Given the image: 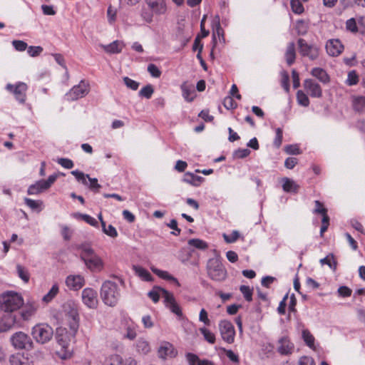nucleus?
I'll list each match as a JSON object with an SVG mask.
<instances>
[{
	"mask_svg": "<svg viewBox=\"0 0 365 365\" xmlns=\"http://www.w3.org/2000/svg\"><path fill=\"white\" fill-rule=\"evenodd\" d=\"M38 307V303L35 301L24 302V305L16 314H7L2 318L1 322L2 331H7L14 326L20 327L23 322L30 320L36 314Z\"/></svg>",
	"mask_w": 365,
	"mask_h": 365,
	"instance_id": "f257e3e1",
	"label": "nucleus"
},
{
	"mask_svg": "<svg viewBox=\"0 0 365 365\" xmlns=\"http://www.w3.org/2000/svg\"><path fill=\"white\" fill-rule=\"evenodd\" d=\"M145 6L140 11V16L147 24H151L155 16H164L168 11L166 0H145Z\"/></svg>",
	"mask_w": 365,
	"mask_h": 365,
	"instance_id": "f03ea898",
	"label": "nucleus"
},
{
	"mask_svg": "<svg viewBox=\"0 0 365 365\" xmlns=\"http://www.w3.org/2000/svg\"><path fill=\"white\" fill-rule=\"evenodd\" d=\"M23 305L24 298L17 292L9 291L0 296V308L8 314H16Z\"/></svg>",
	"mask_w": 365,
	"mask_h": 365,
	"instance_id": "7ed1b4c3",
	"label": "nucleus"
},
{
	"mask_svg": "<svg viewBox=\"0 0 365 365\" xmlns=\"http://www.w3.org/2000/svg\"><path fill=\"white\" fill-rule=\"evenodd\" d=\"M81 249V258L87 268L91 272H100L103 267L101 258L94 252L89 245H82Z\"/></svg>",
	"mask_w": 365,
	"mask_h": 365,
	"instance_id": "20e7f679",
	"label": "nucleus"
},
{
	"mask_svg": "<svg viewBox=\"0 0 365 365\" xmlns=\"http://www.w3.org/2000/svg\"><path fill=\"white\" fill-rule=\"evenodd\" d=\"M101 297L106 304L110 307L115 306L120 298L117 284L111 281L105 282L101 287Z\"/></svg>",
	"mask_w": 365,
	"mask_h": 365,
	"instance_id": "39448f33",
	"label": "nucleus"
},
{
	"mask_svg": "<svg viewBox=\"0 0 365 365\" xmlns=\"http://www.w3.org/2000/svg\"><path fill=\"white\" fill-rule=\"evenodd\" d=\"M207 273L213 281L223 282L227 276V269L217 258H211L207 262Z\"/></svg>",
	"mask_w": 365,
	"mask_h": 365,
	"instance_id": "423d86ee",
	"label": "nucleus"
},
{
	"mask_svg": "<svg viewBox=\"0 0 365 365\" xmlns=\"http://www.w3.org/2000/svg\"><path fill=\"white\" fill-rule=\"evenodd\" d=\"M56 339L60 346V349L56 351L57 355L62 359L70 358L72 352L70 349V339L67 331L65 329H58Z\"/></svg>",
	"mask_w": 365,
	"mask_h": 365,
	"instance_id": "0eeeda50",
	"label": "nucleus"
},
{
	"mask_svg": "<svg viewBox=\"0 0 365 365\" xmlns=\"http://www.w3.org/2000/svg\"><path fill=\"white\" fill-rule=\"evenodd\" d=\"M31 334L36 342L46 344L53 337V328L48 324H38L32 328Z\"/></svg>",
	"mask_w": 365,
	"mask_h": 365,
	"instance_id": "6e6552de",
	"label": "nucleus"
},
{
	"mask_svg": "<svg viewBox=\"0 0 365 365\" xmlns=\"http://www.w3.org/2000/svg\"><path fill=\"white\" fill-rule=\"evenodd\" d=\"M90 91V84L85 80H81L78 85L73 88L66 94L68 101H73L86 96Z\"/></svg>",
	"mask_w": 365,
	"mask_h": 365,
	"instance_id": "1a4fd4ad",
	"label": "nucleus"
},
{
	"mask_svg": "<svg viewBox=\"0 0 365 365\" xmlns=\"http://www.w3.org/2000/svg\"><path fill=\"white\" fill-rule=\"evenodd\" d=\"M11 342L16 349H31L34 343L31 337L22 331H18L14 334L11 337Z\"/></svg>",
	"mask_w": 365,
	"mask_h": 365,
	"instance_id": "9d476101",
	"label": "nucleus"
},
{
	"mask_svg": "<svg viewBox=\"0 0 365 365\" xmlns=\"http://www.w3.org/2000/svg\"><path fill=\"white\" fill-rule=\"evenodd\" d=\"M6 90L12 93L15 99L21 104H24L26 101V92L28 86L24 82H17L15 84L8 83Z\"/></svg>",
	"mask_w": 365,
	"mask_h": 365,
	"instance_id": "9b49d317",
	"label": "nucleus"
},
{
	"mask_svg": "<svg viewBox=\"0 0 365 365\" xmlns=\"http://www.w3.org/2000/svg\"><path fill=\"white\" fill-rule=\"evenodd\" d=\"M297 43L299 52L302 56L307 57L312 61L319 58L320 48L317 46L308 44L303 38H299Z\"/></svg>",
	"mask_w": 365,
	"mask_h": 365,
	"instance_id": "f8f14e48",
	"label": "nucleus"
},
{
	"mask_svg": "<svg viewBox=\"0 0 365 365\" xmlns=\"http://www.w3.org/2000/svg\"><path fill=\"white\" fill-rule=\"evenodd\" d=\"M162 292V297L164 299V303L167 308H168L171 312L176 314L179 318L183 317L182 309L179 304L176 302L173 293L168 292L165 289H160Z\"/></svg>",
	"mask_w": 365,
	"mask_h": 365,
	"instance_id": "ddd939ff",
	"label": "nucleus"
},
{
	"mask_svg": "<svg viewBox=\"0 0 365 365\" xmlns=\"http://www.w3.org/2000/svg\"><path fill=\"white\" fill-rule=\"evenodd\" d=\"M219 329L222 339L228 344L235 341V330L233 324L227 320H222L219 324Z\"/></svg>",
	"mask_w": 365,
	"mask_h": 365,
	"instance_id": "4468645a",
	"label": "nucleus"
},
{
	"mask_svg": "<svg viewBox=\"0 0 365 365\" xmlns=\"http://www.w3.org/2000/svg\"><path fill=\"white\" fill-rule=\"evenodd\" d=\"M98 294L96 291L91 288H86L82 291V300L88 308L94 309L98 305Z\"/></svg>",
	"mask_w": 365,
	"mask_h": 365,
	"instance_id": "2eb2a0df",
	"label": "nucleus"
},
{
	"mask_svg": "<svg viewBox=\"0 0 365 365\" xmlns=\"http://www.w3.org/2000/svg\"><path fill=\"white\" fill-rule=\"evenodd\" d=\"M303 86L304 90L311 97L321 98L322 96V89L320 85L313 79L304 80Z\"/></svg>",
	"mask_w": 365,
	"mask_h": 365,
	"instance_id": "dca6fc26",
	"label": "nucleus"
},
{
	"mask_svg": "<svg viewBox=\"0 0 365 365\" xmlns=\"http://www.w3.org/2000/svg\"><path fill=\"white\" fill-rule=\"evenodd\" d=\"M294 349V345L287 336H283L279 339L277 351L281 355H290L293 353Z\"/></svg>",
	"mask_w": 365,
	"mask_h": 365,
	"instance_id": "f3484780",
	"label": "nucleus"
},
{
	"mask_svg": "<svg viewBox=\"0 0 365 365\" xmlns=\"http://www.w3.org/2000/svg\"><path fill=\"white\" fill-rule=\"evenodd\" d=\"M327 53L331 56H338L344 50V46L339 39H330L326 43Z\"/></svg>",
	"mask_w": 365,
	"mask_h": 365,
	"instance_id": "a211bd4d",
	"label": "nucleus"
},
{
	"mask_svg": "<svg viewBox=\"0 0 365 365\" xmlns=\"http://www.w3.org/2000/svg\"><path fill=\"white\" fill-rule=\"evenodd\" d=\"M66 286L72 290H79L85 284L84 277L80 274L68 275L66 279Z\"/></svg>",
	"mask_w": 365,
	"mask_h": 365,
	"instance_id": "6ab92c4d",
	"label": "nucleus"
},
{
	"mask_svg": "<svg viewBox=\"0 0 365 365\" xmlns=\"http://www.w3.org/2000/svg\"><path fill=\"white\" fill-rule=\"evenodd\" d=\"M176 354L177 351H175L173 345L168 341H164L162 343L158 349V355L162 359H165L167 357H174L175 356Z\"/></svg>",
	"mask_w": 365,
	"mask_h": 365,
	"instance_id": "aec40b11",
	"label": "nucleus"
},
{
	"mask_svg": "<svg viewBox=\"0 0 365 365\" xmlns=\"http://www.w3.org/2000/svg\"><path fill=\"white\" fill-rule=\"evenodd\" d=\"M103 51L109 54L120 53L123 47L124 43L118 40L114 41L108 45H101Z\"/></svg>",
	"mask_w": 365,
	"mask_h": 365,
	"instance_id": "412c9836",
	"label": "nucleus"
},
{
	"mask_svg": "<svg viewBox=\"0 0 365 365\" xmlns=\"http://www.w3.org/2000/svg\"><path fill=\"white\" fill-rule=\"evenodd\" d=\"M9 363L11 365H30L32 362L24 354L16 353L9 357Z\"/></svg>",
	"mask_w": 365,
	"mask_h": 365,
	"instance_id": "4be33fe9",
	"label": "nucleus"
},
{
	"mask_svg": "<svg viewBox=\"0 0 365 365\" xmlns=\"http://www.w3.org/2000/svg\"><path fill=\"white\" fill-rule=\"evenodd\" d=\"M180 88L184 99L187 102H192L195 96L193 86L185 81L182 83Z\"/></svg>",
	"mask_w": 365,
	"mask_h": 365,
	"instance_id": "5701e85b",
	"label": "nucleus"
},
{
	"mask_svg": "<svg viewBox=\"0 0 365 365\" xmlns=\"http://www.w3.org/2000/svg\"><path fill=\"white\" fill-rule=\"evenodd\" d=\"M136 328L137 325L131 319H125V329L126 334H125L124 337L130 340H133L135 339L137 336Z\"/></svg>",
	"mask_w": 365,
	"mask_h": 365,
	"instance_id": "b1692460",
	"label": "nucleus"
},
{
	"mask_svg": "<svg viewBox=\"0 0 365 365\" xmlns=\"http://www.w3.org/2000/svg\"><path fill=\"white\" fill-rule=\"evenodd\" d=\"M311 74L324 84L330 81L329 76L327 71L322 68H314L311 71Z\"/></svg>",
	"mask_w": 365,
	"mask_h": 365,
	"instance_id": "393cba45",
	"label": "nucleus"
},
{
	"mask_svg": "<svg viewBox=\"0 0 365 365\" xmlns=\"http://www.w3.org/2000/svg\"><path fill=\"white\" fill-rule=\"evenodd\" d=\"M152 271L154 274H155L157 276H158L161 279L173 282L178 287L180 286V284L179 283L178 280L175 277H174L173 276L170 274L168 272L160 270L157 268H152Z\"/></svg>",
	"mask_w": 365,
	"mask_h": 365,
	"instance_id": "a878e982",
	"label": "nucleus"
},
{
	"mask_svg": "<svg viewBox=\"0 0 365 365\" xmlns=\"http://www.w3.org/2000/svg\"><path fill=\"white\" fill-rule=\"evenodd\" d=\"M353 109L358 113L365 112V96H354L352 100Z\"/></svg>",
	"mask_w": 365,
	"mask_h": 365,
	"instance_id": "bb28decb",
	"label": "nucleus"
},
{
	"mask_svg": "<svg viewBox=\"0 0 365 365\" xmlns=\"http://www.w3.org/2000/svg\"><path fill=\"white\" fill-rule=\"evenodd\" d=\"M282 188L284 192L294 193L297 192L299 185H297L292 180H290L288 178H284L282 179Z\"/></svg>",
	"mask_w": 365,
	"mask_h": 365,
	"instance_id": "cd10ccee",
	"label": "nucleus"
},
{
	"mask_svg": "<svg viewBox=\"0 0 365 365\" xmlns=\"http://www.w3.org/2000/svg\"><path fill=\"white\" fill-rule=\"evenodd\" d=\"M296 58L295 45L293 42L289 43L287 47L285 58L287 64L291 66L294 63Z\"/></svg>",
	"mask_w": 365,
	"mask_h": 365,
	"instance_id": "c85d7f7f",
	"label": "nucleus"
},
{
	"mask_svg": "<svg viewBox=\"0 0 365 365\" xmlns=\"http://www.w3.org/2000/svg\"><path fill=\"white\" fill-rule=\"evenodd\" d=\"M58 292L59 287L58 284L56 283L52 286L48 292L43 297L42 302L46 304L51 302L56 297Z\"/></svg>",
	"mask_w": 365,
	"mask_h": 365,
	"instance_id": "c756f323",
	"label": "nucleus"
},
{
	"mask_svg": "<svg viewBox=\"0 0 365 365\" xmlns=\"http://www.w3.org/2000/svg\"><path fill=\"white\" fill-rule=\"evenodd\" d=\"M43 180H38L35 184L30 185L28 188L27 192L29 195H38L42 192L43 190H47L46 187L42 184Z\"/></svg>",
	"mask_w": 365,
	"mask_h": 365,
	"instance_id": "7c9ffc66",
	"label": "nucleus"
},
{
	"mask_svg": "<svg viewBox=\"0 0 365 365\" xmlns=\"http://www.w3.org/2000/svg\"><path fill=\"white\" fill-rule=\"evenodd\" d=\"M202 178L195 175L193 173H186L184 175L183 180L189 184L197 186L200 184Z\"/></svg>",
	"mask_w": 365,
	"mask_h": 365,
	"instance_id": "2f4dec72",
	"label": "nucleus"
},
{
	"mask_svg": "<svg viewBox=\"0 0 365 365\" xmlns=\"http://www.w3.org/2000/svg\"><path fill=\"white\" fill-rule=\"evenodd\" d=\"M200 332L203 335L204 339L208 343L213 344L215 343L216 338L214 333L210 331L206 327H200L199 329Z\"/></svg>",
	"mask_w": 365,
	"mask_h": 365,
	"instance_id": "473e14b6",
	"label": "nucleus"
},
{
	"mask_svg": "<svg viewBox=\"0 0 365 365\" xmlns=\"http://www.w3.org/2000/svg\"><path fill=\"white\" fill-rule=\"evenodd\" d=\"M103 365H123V359L118 354H113L106 358Z\"/></svg>",
	"mask_w": 365,
	"mask_h": 365,
	"instance_id": "72a5a7b5",
	"label": "nucleus"
},
{
	"mask_svg": "<svg viewBox=\"0 0 365 365\" xmlns=\"http://www.w3.org/2000/svg\"><path fill=\"white\" fill-rule=\"evenodd\" d=\"M136 349L138 352L143 354H148L150 350L148 342L142 339L138 340L136 343Z\"/></svg>",
	"mask_w": 365,
	"mask_h": 365,
	"instance_id": "f704fd0d",
	"label": "nucleus"
},
{
	"mask_svg": "<svg viewBox=\"0 0 365 365\" xmlns=\"http://www.w3.org/2000/svg\"><path fill=\"white\" fill-rule=\"evenodd\" d=\"M187 243L190 246L201 250H205L208 247V245L205 241L197 238L190 239L188 240Z\"/></svg>",
	"mask_w": 365,
	"mask_h": 365,
	"instance_id": "c9c22d12",
	"label": "nucleus"
},
{
	"mask_svg": "<svg viewBox=\"0 0 365 365\" xmlns=\"http://www.w3.org/2000/svg\"><path fill=\"white\" fill-rule=\"evenodd\" d=\"M102 230H103V232L108 236L110 237H113V238H115L118 237V232L116 230V229L112 225H106V223L105 221H102Z\"/></svg>",
	"mask_w": 365,
	"mask_h": 365,
	"instance_id": "e433bc0d",
	"label": "nucleus"
},
{
	"mask_svg": "<svg viewBox=\"0 0 365 365\" xmlns=\"http://www.w3.org/2000/svg\"><path fill=\"white\" fill-rule=\"evenodd\" d=\"M26 205L33 210L41 212L42 210L43 202L41 200H34L30 198H25Z\"/></svg>",
	"mask_w": 365,
	"mask_h": 365,
	"instance_id": "4c0bfd02",
	"label": "nucleus"
},
{
	"mask_svg": "<svg viewBox=\"0 0 365 365\" xmlns=\"http://www.w3.org/2000/svg\"><path fill=\"white\" fill-rule=\"evenodd\" d=\"M154 93L153 86L150 84H148L144 87H143L138 94L140 97L145 98L147 99H150Z\"/></svg>",
	"mask_w": 365,
	"mask_h": 365,
	"instance_id": "58836bf2",
	"label": "nucleus"
},
{
	"mask_svg": "<svg viewBox=\"0 0 365 365\" xmlns=\"http://www.w3.org/2000/svg\"><path fill=\"white\" fill-rule=\"evenodd\" d=\"M16 270L18 273V276L26 283L29 281L30 274L27 269L21 264H17Z\"/></svg>",
	"mask_w": 365,
	"mask_h": 365,
	"instance_id": "ea45409f",
	"label": "nucleus"
},
{
	"mask_svg": "<svg viewBox=\"0 0 365 365\" xmlns=\"http://www.w3.org/2000/svg\"><path fill=\"white\" fill-rule=\"evenodd\" d=\"M297 99L301 106L307 107L309 105V99L307 95L302 91L299 90L297 93Z\"/></svg>",
	"mask_w": 365,
	"mask_h": 365,
	"instance_id": "a19ab883",
	"label": "nucleus"
},
{
	"mask_svg": "<svg viewBox=\"0 0 365 365\" xmlns=\"http://www.w3.org/2000/svg\"><path fill=\"white\" fill-rule=\"evenodd\" d=\"M71 174L75 176L78 182H81L85 185H88L87 179L89 178L88 175H86L83 172L79 171L78 170L71 171Z\"/></svg>",
	"mask_w": 365,
	"mask_h": 365,
	"instance_id": "79ce46f5",
	"label": "nucleus"
},
{
	"mask_svg": "<svg viewBox=\"0 0 365 365\" xmlns=\"http://www.w3.org/2000/svg\"><path fill=\"white\" fill-rule=\"evenodd\" d=\"M290 4L294 14H301L304 12V6L299 0H291Z\"/></svg>",
	"mask_w": 365,
	"mask_h": 365,
	"instance_id": "37998d69",
	"label": "nucleus"
},
{
	"mask_svg": "<svg viewBox=\"0 0 365 365\" xmlns=\"http://www.w3.org/2000/svg\"><path fill=\"white\" fill-rule=\"evenodd\" d=\"M359 83V76L355 71H351L348 73L346 83L348 86H354Z\"/></svg>",
	"mask_w": 365,
	"mask_h": 365,
	"instance_id": "c03bdc74",
	"label": "nucleus"
},
{
	"mask_svg": "<svg viewBox=\"0 0 365 365\" xmlns=\"http://www.w3.org/2000/svg\"><path fill=\"white\" fill-rule=\"evenodd\" d=\"M302 337L306 344L309 347H313L314 345V337L308 330L302 331Z\"/></svg>",
	"mask_w": 365,
	"mask_h": 365,
	"instance_id": "a18cd8bd",
	"label": "nucleus"
},
{
	"mask_svg": "<svg viewBox=\"0 0 365 365\" xmlns=\"http://www.w3.org/2000/svg\"><path fill=\"white\" fill-rule=\"evenodd\" d=\"M136 273L143 280L146 282H150L152 280V276L150 273L143 267H135Z\"/></svg>",
	"mask_w": 365,
	"mask_h": 365,
	"instance_id": "49530a36",
	"label": "nucleus"
},
{
	"mask_svg": "<svg viewBox=\"0 0 365 365\" xmlns=\"http://www.w3.org/2000/svg\"><path fill=\"white\" fill-rule=\"evenodd\" d=\"M222 237L227 243H233L239 239L240 233L238 231L234 230L230 235L223 233Z\"/></svg>",
	"mask_w": 365,
	"mask_h": 365,
	"instance_id": "de8ad7c7",
	"label": "nucleus"
},
{
	"mask_svg": "<svg viewBox=\"0 0 365 365\" xmlns=\"http://www.w3.org/2000/svg\"><path fill=\"white\" fill-rule=\"evenodd\" d=\"M283 131L282 129L278 128L276 129V135L273 141V145L275 148H279L282 143Z\"/></svg>",
	"mask_w": 365,
	"mask_h": 365,
	"instance_id": "09e8293b",
	"label": "nucleus"
},
{
	"mask_svg": "<svg viewBox=\"0 0 365 365\" xmlns=\"http://www.w3.org/2000/svg\"><path fill=\"white\" fill-rule=\"evenodd\" d=\"M346 29L350 31L352 33H356L359 31V25L356 23L355 19L351 18L346 21Z\"/></svg>",
	"mask_w": 365,
	"mask_h": 365,
	"instance_id": "8fccbe9b",
	"label": "nucleus"
},
{
	"mask_svg": "<svg viewBox=\"0 0 365 365\" xmlns=\"http://www.w3.org/2000/svg\"><path fill=\"white\" fill-rule=\"evenodd\" d=\"M43 48L41 46H31L27 48L28 54L31 57L38 56L43 52Z\"/></svg>",
	"mask_w": 365,
	"mask_h": 365,
	"instance_id": "3c124183",
	"label": "nucleus"
},
{
	"mask_svg": "<svg viewBox=\"0 0 365 365\" xmlns=\"http://www.w3.org/2000/svg\"><path fill=\"white\" fill-rule=\"evenodd\" d=\"M123 82L128 88H129L130 89H131L133 91L138 90V88L139 87L138 82H137L127 76L123 78Z\"/></svg>",
	"mask_w": 365,
	"mask_h": 365,
	"instance_id": "603ef678",
	"label": "nucleus"
},
{
	"mask_svg": "<svg viewBox=\"0 0 365 365\" xmlns=\"http://www.w3.org/2000/svg\"><path fill=\"white\" fill-rule=\"evenodd\" d=\"M148 71L154 78H159L162 73L159 68L153 63L148 66Z\"/></svg>",
	"mask_w": 365,
	"mask_h": 365,
	"instance_id": "864d4df0",
	"label": "nucleus"
},
{
	"mask_svg": "<svg viewBox=\"0 0 365 365\" xmlns=\"http://www.w3.org/2000/svg\"><path fill=\"white\" fill-rule=\"evenodd\" d=\"M315 208L313 210L314 214L322 215L324 212H328V210L324 207V204L319 200L314 201Z\"/></svg>",
	"mask_w": 365,
	"mask_h": 365,
	"instance_id": "5fc2aeb1",
	"label": "nucleus"
},
{
	"mask_svg": "<svg viewBox=\"0 0 365 365\" xmlns=\"http://www.w3.org/2000/svg\"><path fill=\"white\" fill-rule=\"evenodd\" d=\"M185 357L189 365H197L199 361L202 360L200 359L197 355L190 352L186 354Z\"/></svg>",
	"mask_w": 365,
	"mask_h": 365,
	"instance_id": "6e6d98bb",
	"label": "nucleus"
},
{
	"mask_svg": "<svg viewBox=\"0 0 365 365\" xmlns=\"http://www.w3.org/2000/svg\"><path fill=\"white\" fill-rule=\"evenodd\" d=\"M12 45L18 51H24L28 48L27 43L25 41L21 40H14L12 41Z\"/></svg>",
	"mask_w": 365,
	"mask_h": 365,
	"instance_id": "4d7b16f0",
	"label": "nucleus"
},
{
	"mask_svg": "<svg viewBox=\"0 0 365 365\" xmlns=\"http://www.w3.org/2000/svg\"><path fill=\"white\" fill-rule=\"evenodd\" d=\"M298 365H316V363L312 356H303L299 359Z\"/></svg>",
	"mask_w": 365,
	"mask_h": 365,
	"instance_id": "13d9d810",
	"label": "nucleus"
},
{
	"mask_svg": "<svg viewBox=\"0 0 365 365\" xmlns=\"http://www.w3.org/2000/svg\"><path fill=\"white\" fill-rule=\"evenodd\" d=\"M223 105L227 110L235 108L237 106V103L232 96L225 97L223 100Z\"/></svg>",
	"mask_w": 365,
	"mask_h": 365,
	"instance_id": "bf43d9fd",
	"label": "nucleus"
},
{
	"mask_svg": "<svg viewBox=\"0 0 365 365\" xmlns=\"http://www.w3.org/2000/svg\"><path fill=\"white\" fill-rule=\"evenodd\" d=\"M221 350L226 354L230 361L234 363H239V356L234 351L225 348H222Z\"/></svg>",
	"mask_w": 365,
	"mask_h": 365,
	"instance_id": "052dcab7",
	"label": "nucleus"
},
{
	"mask_svg": "<svg viewBox=\"0 0 365 365\" xmlns=\"http://www.w3.org/2000/svg\"><path fill=\"white\" fill-rule=\"evenodd\" d=\"M296 29L298 34L304 35L307 31V26L304 21L299 20L297 22Z\"/></svg>",
	"mask_w": 365,
	"mask_h": 365,
	"instance_id": "680f3d73",
	"label": "nucleus"
},
{
	"mask_svg": "<svg viewBox=\"0 0 365 365\" xmlns=\"http://www.w3.org/2000/svg\"><path fill=\"white\" fill-rule=\"evenodd\" d=\"M88 181H89V184L88 183L87 185H88L89 188L97 192L99 191V189L101 187V185L100 184H98V179L97 178H91L89 177V178H88Z\"/></svg>",
	"mask_w": 365,
	"mask_h": 365,
	"instance_id": "e2e57ef3",
	"label": "nucleus"
},
{
	"mask_svg": "<svg viewBox=\"0 0 365 365\" xmlns=\"http://www.w3.org/2000/svg\"><path fill=\"white\" fill-rule=\"evenodd\" d=\"M284 150L289 155H299L301 154V150L297 145H289L284 148Z\"/></svg>",
	"mask_w": 365,
	"mask_h": 365,
	"instance_id": "0e129e2a",
	"label": "nucleus"
},
{
	"mask_svg": "<svg viewBox=\"0 0 365 365\" xmlns=\"http://www.w3.org/2000/svg\"><path fill=\"white\" fill-rule=\"evenodd\" d=\"M250 153V151L249 149H241V148H239L237 150H236L234 153H233V156L235 158H244L247 156H248Z\"/></svg>",
	"mask_w": 365,
	"mask_h": 365,
	"instance_id": "69168bd1",
	"label": "nucleus"
},
{
	"mask_svg": "<svg viewBox=\"0 0 365 365\" xmlns=\"http://www.w3.org/2000/svg\"><path fill=\"white\" fill-rule=\"evenodd\" d=\"M199 320L201 322H203L205 325L210 326L211 324L210 320L208 318V314L207 311L205 309H202L200 312L199 314Z\"/></svg>",
	"mask_w": 365,
	"mask_h": 365,
	"instance_id": "338daca9",
	"label": "nucleus"
},
{
	"mask_svg": "<svg viewBox=\"0 0 365 365\" xmlns=\"http://www.w3.org/2000/svg\"><path fill=\"white\" fill-rule=\"evenodd\" d=\"M57 162L63 168L66 169H71L74 165L73 162L68 158H59Z\"/></svg>",
	"mask_w": 365,
	"mask_h": 365,
	"instance_id": "774afa93",
	"label": "nucleus"
}]
</instances>
